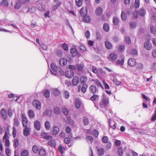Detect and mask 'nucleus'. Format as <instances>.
<instances>
[{
  "instance_id": "nucleus-64",
  "label": "nucleus",
  "mask_w": 156,
  "mask_h": 156,
  "mask_svg": "<svg viewBox=\"0 0 156 156\" xmlns=\"http://www.w3.org/2000/svg\"><path fill=\"white\" fill-rule=\"evenodd\" d=\"M113 81L115 84L119 85L121 84V83L120 81H118L116 78H114Z\"/></svg>"
},
{
  "instance_id": "nucleus-13",
  "label": "nucleus",
  "mask_w": 156,
  "mask_h": 156,
  "mask_svg": "<svg viewBox=\"0 0 156 156\" xmlns=\"http://www.w3.org/2000/svg\"><path fill=\"white\" fill-rule=\"evenodd\" d=\"M53 110L54 112L56 115H59L61 112V109L57 106L54 107Z\"/></svg>"
},
{
  "instance_id": "nucleus-8",
  "label": "nucleus",
  "mask_w": 156,
  "mask_h": 156,
  "mask_svg": "<svg viewBox=\"0 0 156 156\" xmlns=\"http://www.w3.org/2000/svg\"><path fill=\"white\" fill-rule=\"evenodd\" d=\"M34 126L36 129L39 131L41 129V123L38 120H36L34 122Z\"/></svg>"
},
{
  "instance_id": "nucleus-26",
  "label": "nucleus",
  "mask_w": 156,
  "mask_h": 156,
  "mask_svg": "<svg viewBox=\"0 0 156 156\" xmlns=\"http://www.w3.org/2000/svg\"><path fill=\"white\" fill-rule=\"evenodd\" d=\"M103 29L105 31L108 32L109 30V26L108 24L105 23L103 24Z\"/></svg>"
},
{
  "instance_id": "nucleus-58",
  "label": "nucleus",
  "mask_w": 156,
  "mask_h": 156,
  "mask_svg": "<svg viewBox=\"0 0 156 156\" xmlns=\"http://www.w3.org/2000/svg\"><path fill=\"white\" fill-rule=\"evenodd\" d=\"M19 146L18 140L17 139H16L15 140L14 144H13V146L14 148H16Z\"/></svg>"
},
{
  "instance_id": "nucleus-31",
  "label": "nucleus",
  "mask_w": 156,
  "mask_h": 156,
  "mask_svg": "<svg viewBox=\"0 0 156 156\" xmlns=\"http://www.w3.org/2000/svg\"><path fill=\"white\" fill-rule=\"evenodd\" d=\"M121 17L122 20L125 21L127 18L126 14L124 11H122L121 14Z\"/></svg>"
},
{
  "instance_id": "nucleus-19",
  "label": "nucleus",
  "mask_w": 156,
  "mask_h": 156,
  "mask_svg": "<svg viewBox=\"0 0 156 156\" xmlns=\"http://www.w3.org/2000/svg\"><path fill=\"white\" fill-rule=\"evenodd\" d=\"M43 114L44 115L51 116L52 115V110L51 109L46 110L43 112Z\"/></svg>"
},
{
  "instance_id": "nucleus-61",
  "label": "nucleus",
  "mask_w": 156,
  "mask_h": 156,
  "mask_svg": "<svg viewBox=\"0 0 156 156\" xmlns=\"http://www.w3.org/2000/svg\"><path fill=\"white\" fill-rule=\"evenodd\" d=\"M96 84L99 87H100L102 89H104V87L101 82L98 80H96L95 81Z\"/></svg>"
},
{
  "instance_id": "nucleus-46",
  "label": "nucleus",
  "mask_w": 156,
  "mask_h": 156,
  "mask_svg": "<svg viewBox=\"0 0 156 156\" xmlns=\"http://www.w3.org/2000/svg\"><path fill=\"white\" fill-rule=\"evenodd\" d=\"M117 152L119 156H122L123 155V149L122 148L119 147L118 149Z\"/></svg>"
},
{
  "instance_id": "nucleus-34",
  "label": "nucleus",
  "mask_w": 156,
  "mask_h": 156,
  "mask_svg": "<svg viewBox=\"0 0 156 156\" xmlns=\"http://www.w3.org/2000/svg\"><path fill=\"white\" fill-rule=\"evenodd\" d=\"M44 95L46 98H48L50 95V92L49 90L46 89L44 91Z\"/></svg>"
},
{
  "instance_id": "nucleus-5",
  "label": "nucleus",
  "mask_w": 156,
  "mask_h": 156,
  "mask_svg": "<svg viewBox=\"0 0 156 156\" xmlns=\"http://www.w3.org/2000/svg\"><path fill=\"white\" fill-rule=\"evenodd\" d=\"M65 75L66 77L71 78L74 76V73L72 70L67 71L65 72Z\"/></svg>"
},
{
  "instance_id": "nucleus-48",
  "label": "nucleus",
  "mask_w": 156,
  "mask_h": 156,
  "mask_svg": "<svg viewBox=\"0 0 156 156\" xmlns=\"http://www.w3.org/2000/svg\"><path fill=\"white\" fill-rule=\"evenodd\" d=\"M99 97V96L98 95L94 94V95L90 98V100L92 101H95Z\"/></svg>"
},
{
  "instance_id": "nucleus-52",
  "label": "nucleus",
  "mask_w": 156,
  "mask_h": 156,
  "mask_svg": "<svg viewBox=\"0 0 156 156\" xmlns=\"http://www.w3.org/2000/svg\"><path fill=\"white\" fill-rule=\"evenodd\" d=\"M53 92L54 95L56 96L58 95L60 93V91L57 88L54 89Z\"/></svg>"
},
{
  "instance_id": "nucleus-25",
  "label": "nucleus",
  "mask_w": 156,
  "mask_h": 156,
  "mask_svg": "<svg viewBox=\"0 0 156 156\" xmlns=\"http://www.w3.org/2000/svg\"><path fill=\"white\" fill-rule=\"evenodd\" d=\"M39 154L41 156H45L46 154L45 150L43 148H41L38 151Z\"/></svg>"
},
{
  "instance_id": "nucleus-60",
  "label": "nucleus",
  "mask_w": 156,
  "mask_h": 156,
  "mask_svg": "<svg viewBox=\"0 0 156 156\" xmlns=\"http://www.w3.org/2000/svg\"><path fill=\"white\" fill-rule=\"evenodd\" d=\"M112 146V143L111 142H108V144H106V149L107 150H110Z\"/></svg>"
},
{
  "instance_id": "nucleus-14",
  "label": "nucleus",
  "mask_w": 156,
  "mask_h": 156,
  "mask_svg": "<svg viewBox=\"0 0 156 156\" xmlns=\"http://www.w3.org/2000/svg\"><path fill=\"white\" fill-rule=\"evenodd\" d=\"M24 127L25 128L23 129V134L24 136H27L30 134V129L27 127V126Z\"/></svg>"
},
{
  "instance_id": "nucleus-42",
  "label": "nucleus",
  "mask_w": 156,
  "mask_h": 156,
  "mask_svg": "<svg viewBox=\"0 0 156 156\" xmlns=\"http://www.w3.org/2000/svg\"><path fill=\"white\" fill-rule=\"evenodd\" d=\"M28 154L29 152L27 150H23L20 153L21 156H28Z\"/></svg>"
},
{
  "instance_id": "nucleus-23",
  "label": "nucleus",
  "mask_w": 156,
  "mask_h": 156,
  "mask_svg": "<svg viewBox=\"0 0 156 156\" xmlns=\"http://www.w3.org/2000/svg\"><path fill=\"white\" fill-rule=\"evenodd\" d=\"M97 151L98 154L99 156L103 155L105 152V150L104 148H98Z\"/></svg>"
},
{
  "instance_id": "nucleus-36",
  "label": "nucleus",
  "mask_w": 156,
  "mask_h": 156,
  "mask_svg": "<svg viewBox=\"0 0 156 156\" xmlns=\"http://www.w3.org/2000/svg\"><path fill=\"white\" fill-rule=\"evenodd\" d=\"M36 9V7L35 6H33L31 8H29L28 10L27 11V12H29L31 13H34Z\"/></svg>"
},
{
  "instance_id": "nucleus-10",
  "label": "nucleus",
  "mask_w": 156,
  "mask_h": 156,
  "mask_svg": "<svg viewBox=\"0 0 156 156\" xmlns=\"http://www.w3.org/2000/svg\"><path fill=\"white\" fill-rule=\"evenodd\" d=\"M144 47L147 50H151L152 47L151 43L149 41L145 42L144 44Z\"/></svg>"
},
{
  "instance_id": "nucleus-21",
  "label": "nucleus",
  "mask_w": 156,
  "mask_h": 156,
  "mask_svg": "<svg viewBox=\"0 0 156 156\" xmlns=\"http://www.w3.org/2000/svg\"><path fill=\"white\" fill-rule=\"evenodd\" d=\"M112 22L114 25L117 26L119 24V20L117 17L114 16L113 18Z\"/></svg>"
},
{
  "instance_id": "nucleus-3",
  "label": "nucleus",
  "mask_w": 156,
  "mask_h": 156,
  "mask_svg": "<svg viewBox=\"0 0 156 156\" xmlns=\"http://www.w3.org/2000/svg\"><path fill=\"white\" fill-rule=\"evenodd\" d=\"M70 52L73 57H76L77 55L78 56L80 55V54L78 52L77 49L76 48H71L70 50Z\"/></svg>"
},
{
  "instance_id": "nucleus-32",
  "label": "nucleus",
  "mask_w": 156,
  "mask_h": 156,
  "mask_svg": "<svg viewBox=\"0 0 156 156\" xmlns=\"http://www.w3.org/2000/svg\"><path fill=\"white\" fill-rule=\"evenodd\" d=\"M50 67L51 70L54 72L57 71L58 70L57 66L53 63H51Z\"/></svg>"
},
{
  "instance_id": "nucleus-29",
  "label": "nucleus",
  "mask_w": 156,
  "mask_h": 156,
  "mask_svg": "<svg viewBox=\"0 0 156 156\" xmlns=\"http://www.w3.org/2000/svg\"><path fill=\"white\" fill-rule=\"evenodd\" d=\"M83 20L87 23H89L91 21V19L90 16L86 15L83 16Z\"/></svg>"
},
{
  "instance_id": "nucleus-20",
  "label": "nucleus",
  "mask_w": 156,
  "mask_h": 156,
  "mask_svg": "<svg viewBox=\"0 0 156 156\" xmlns=\"http://www.w3.org/2000/svg\"><path fill=\"white\" fill-rule=\"evenodd\" d=\"M14 122H13V126L14 127H18V126L20 124V122L18 118L15 117H14L13 119Z\"/></svg>"
},
{
  "instance_id": "nucleus-51",
  "label": "nucleus",
  "mask_w": 156,
  "mask_h": 156,
  "mask_svg": "<svg viewBox=\"0 0 156 156\" xmlns=\"http://www.w3.org/2000/svg\"><path fill=\"white\" fill-rule=\"evenodd\" d=\"M129 25L131 28L135 29L136 26V24L135 22H131L130 23Z\"/></svg>"
},
{
  "instance_id": "nucleus-22",
  "label": "nucleus",
  "mask_w": 156,
  "mask_h": 156,
  "mask_svg": "<svg viewBox=\"0 0 156 156\" xmlns=\"http://www.w3.org/2000/svg\"><path fill=\"white\" fill-rule=\"evenodd\" d=\"M37 8L41 11L44 10L45 9V5L44 4H40L37 5Z\"/></svg>"
},
{
  "instance_id": "nucleus-43",
  "label": "nucleus",
  "mask_w": 156,
  "mask_h": 156,
  "mask_svg": "<svg viewBox=\"0 0 156 156\" xmlns=\"http://www.w3.org/2000/svg\"><path fill=\"white\" fill-rule=\"evenodd\" d=\"M102 140L103 143H107L108 142V138L107 136H104L102 138Z\"/></svg>"
},
{
  "instance_id": "nucleus-56",
  "label": "nucleus",
  "mask_w": 156,
  "mask_h": 156,
  "mask_svg": "<svg viewBox=\"0 0 156 156\" xmlns=\"http://www.w3.org/2000/svg\"><path fill=\"white\" fill-rule=\"evenodd\" d=\"M87 80V77L85 76H83L80 79V81L82 83H84Z\"/></svg>"
},
{
  "instance_id": "nucleus-27",
  "label": "nucleus",
  "mask_w": 156,
  "mask_h": 156,
  "mask_svg": "<svg viewBox=\"0 0 156 156\" xmlns=\"http://www.w3.org/2000/svg\"><path fill=\"white\" fill-rule=\"evenodd\" d=\"M44 127L47 130H49L51 128L50 123L48 121H46L44 123Z\"/></svg>"
},
{
  "instance_id": "nucleus-18",
  "label": "nucleus",
  "mask_w": 156,
  "mask_h": 156,
  "mask_svg": "<svg viewBox=\"0 0 156 156\" xmlns=\"http://www.w3.org/2000/svg\"><path fill=\"white\" fill-rule=\"evenodd\" d=\"M140 16L144 17L146 13V10L143 8H141L138 11Z\"/></svg>"
},
{
  "instance_id": "nucleus-28",
  "label": "nucleus",
  "mask_w": 156,
  "mask_h": 156,
  "mask_svg": "<svg viewBox=\"0 0 156 156\" xmlns=\"http://www.w3.org/2000/svg\"><path fill=\"white\" fill-rule=\"evenodd\" d=\"M105 46L106 48L108 49H110L112 47V44L109 41H106L105 43Z\"/></svg>"
},
{
  "instance_id": "nucleus-55",
  "label": "nucleus",
  "mask_w": 156,
  "mask_h": 156,
  "mask_svg": "<svg viewBox=\"0 0 156 156\" xmlns=\"http://www.w3.org/2000/svg\"><path fill=\"white\" fill-rule=\"evenodd\" d=\"M125 41L126 43L128 44L131 43V40L129 37L126 36L125 37Z\"/></svg>"
},
{
  "instance_id": "nucleus-47",
  "label": "nucleus",
  "mask_w": 156,
  "mask_h": 156,
  "mask_svg": "<svg viewBox=\"0 0 156 156\" xmlns=\"http://www.w3.org/2000/svg\"><path fill=\"white\" fill-rule=\"evenodd\" d=\"M83 122L84 125H87L89 124V121L88 119L86 116H84L83 119Z\"/></svg>"
},
{
  "instance_id": "nucleus-30",
  "label": "nucleus",
  "mask_w": 156,
  "mask_h": 156,
  "mask_svg": "<svg viewBox=\"0 0 156 156\" xmlns=\"http://www.w3.org/2000/svg\"><path fill=\"white\" fill-rule=\"evenodd\" d=\"M117 57L116 55L113 53H111L109 55V59L112 61H114Z\"/></svg>"
},
{
  "instance_id": "nucleus-35",
  "label": "nucleus",
  "mask_w": 156,
  "mask_h": 156,
  "mask_svg": "<svg viewBox=\"0 0 156 156\" xmlns=\"http://www.w3.org/2000/svg\"><path fill=\"white\" fill-rule=\"evenodd\" d=\"M32 151L33 152L35 153H37L39 151V148L37 146L34 145L32 147Z\"/></svg>"
},
{
  "instance_id": "nucleus-50",
  "label": "nucleus",
  "mask_w": 156,
  "mask_h": 156,
  "mask_svg": "<svg viewBox=\"0 0 156 156\" xmlns=\"http://www.w3.org/2000/svg\"><path fill=\"white\" fill-rule=\"evenodd\" d=\"M56 4L53 5L52 7V9L54 11H55L58 7L61 5V3L60 2H58V3H55Z\"/></svg>"
},
{
  "instance_id": "nucleus-62",
  "label": "nucleus",
  "mask_w": 156,
  "mask_h": 156,
  "mask_svg": "<svg viewBox=\"0 0 156 156\" xmlns=\"http://www.w3.org/2000/svg\"><path fill=\"white\" fill-rule=\"evenodd\" d=\"M5 153L7 156H10L11 154V151L9 148H6L5 149Z\"/></svg>"
},
{
  "instance_id": "nucleus-2",
  "label": "nucleus",
  "mask_w": 156,
  "mask_h": 156,
  "mask_svg": "<svg viewBox=\"0 0 156 156\" xmlns=\"http://www.w3.org/2000/svg\"><path fill=\"white\" fill-rule=\"evenodd\" d=\"M21 117L22 118V124L23 127L27 126L28 122L26 116L24 113L22 114Z\"/></svg>"
},
{
  "instance_id": "nucleus-6",
  "label": "nucleus",
  "mask_w": 156,
  "mask_h": 156,
  "mask_svg": "<svg viewBox=\"0 0 156 156\" xmlns=\"http://www.w3.org/2000/svg\"><path fill=\"white\" fill-rule=\"evenodd\" d=\"M41 136L42 138L46 140H50L52 139V136L48 135V133L45 132H44L41 133Z\"/></svg>"
},
{
  "instance_id": "nucleus-44",
  "label": "nucleus",
  "mask_w": 156,
  "mask_h": 156,
  "mask_svg": "<svg viewBox=\"0 0 156 156\" xmlns=\"http://www.w3.org/2000/svg\"><path fill=\"white\" fill-rule=\"evenodd\" d=\"M62 48L63 49L66 51L69 50V47L68 45L66 43H63L62 45Z\"/></svg>"
},
{
  "instance_id": "nucleus-53",
  "label": "nucleus",
  "mask_w": 156,
  "mask_h": 156,
  "mask_svg": "<svg viewBox=\"0 0 156 156\" xmlns=\"http://www.w3.org/2000/svg\"><path fill=\"white\" fill-rule=\"evenodd\" d=\"M62 111L63 113L65 115H67L69 113V112L67 108H62Z\"/></svg>"
},
{
  "instance_id": "nucleus-7",
  "label": "nucleus",
  "mask_w": 156,
  "mask_h": 156,
  "mask_svg": "<svg viewBox=\"0 0 156 156\" xmlns=\"http://www.w3.org/2000/svg\"><path fill=\"white\" fill-rule=\"evenodd\" d=\"M128 63L130 66H133L136 64V60L133 58H130L128 60Z\"/></svg>"
},
{
  "instance_id": "nucleus-16",
  "label": "nucleus",
  "mask_w": 156,
  "mask_h": 156,
  "mask_svg": "<svg viewBox=\"0 0 156 156\" xmlns=\"http://www.w3.org/2000/svg\"><path fill=\"white\" fill-rule=\"evenodd\" d=\"M59 132V128L57 126H55L53 128L52 132L53 134L56 135L58 134Z\"/></svg>"
},
{
  "instance_id": "nucleus-45",
  "label": "nucleus",
  "mask_w": 156,
  "mask_h": 156,
  "mask_svg": "<svg viewBox=\"0 0 156 156\" xmlns=\"http://www.w3.org/2000/svg\"><path fill=\"white\" fill-rule=\"evenodd\" d=\"M76 5L78 7L81 6L83 4V0H75Z\"/></svg>"
},
{
  "instance_id": "nucleus-39",
  "label": "nucleus",
  "mask_w": 156,
  "mask_h": 156,
  "mask_svg": "<svg viewBox=\"0 0 156 156\" xmlns=\"http://www.w3.org/2000/svg\"><path fill=\"white\" fill-rule=\"evenodd\" d=\"M150 30L151 33L154 35H156V28L153 26L150 27Z\"/></svg>"
},
{
  "instance_id": "nucleus-57",
  "label": "nucleus",
  "mask_w": 156,
  "mask_h": 156,
  "mask_svg": "<svg viewBox=\"0 0 156 156\" xmlns=\"http://www.w3.org/2000/svg\"><path fill=\"white\" fill-rule=\"evenodd\" d=\"M139 15V13L137 11H134L133 13V17L135 18H137Z\"/></svg>"
},
{
  "instance_id": "nucleus-63",
  "label": "nucleus",
  "mask_w": 156,
  "mask_h": 156,
  "mask_svg": "<svg viewBox=\"0 0 156 156\" xmlns=\"http://www.w3.org/2000/svg\"><path fill=\"white\" fill-rule=\"evenodd\" d=\"M8 113L9 117H12L13 115L12 110L11 109H9L8 111Z\"/></svg>"
},
{
  "instance_id": "nucleus-4",
  "label": "nucleus",
  "mask_w": 156,
  "mask_h": 156,
  "mask_svg": "<svg viewBox=\"0 0 156 156\" xmlns=\"http://www.w3.org/2000/svg\"><path fill=\"white\" fill-rule=\"evenodd\" d=\"M33 105L37 109H40L41 107L40 102L37 100H35L33 101Z\"/></svg>"
},
{
  "instance_id": "nucleus-12",
  "label": "nucleus",
  "mask_w": 156,
  "mask_h": 156,
  "mask_svg": "<svg viewBox=\"0 0 156 156\" xmlns=\"http://www.w3.org/2000/svg\"><path fill=\"white\" fill-rule=\"evenodd\" d=\"M80 79L78 77H75L72 80V83L73 86H76L78 83Z\"/></svg>"
},
{
  "instance_id": "nucleus-54",
  "label": "nucleus",
  "mask_w": 156,
  "mask_h": 156,
  "mask_svg": "<svg viewBox=\"0 0 156 156\" xmlns=\"http://www.w3.org/2000/svg\"><path fill=\"white\" fill-rule=\"evenodd\" d=\"M20 3L19 2V1L18 0L16 3L14 8L16 9H19L20 7H21V5H20Z\"/></svg>"
},
{
  "instance_id": "nucleus-1",
  "label": "nucleus",
  "mask_w": 156,
  "mask_h": 156,
  "mask_svg": "<svg viewBox=\"0 0 156 156\" xmlns=\"http://www.w3.org/2000/svg\"><path fill=\"white\" fill-rule=\"evenodd\" d=\"M109 103V98L106 95L104 94L102 96L101 103L100 105L102 108L105 107Z\"/></svg>"
},
{
  "instance_id": "nucleus-33",
  "label": "nucleus",
  "mask_w": 156,
  "mask_h": 156,
  "mask_svg": "<svg viewBox=\"0 0 156 156\" xmlns=\"http://www.w3.org/2000/svg\"><path fill=\"white\" fill-rule=\"evenodd\" d=\"M90 89L93 94H94L97 91L96 87L94 85H91L90 87Z\"/></svg>"
},
{
  "instance_id": "nucleus-40",
  "label": "nucleus",
  "mask_w": 156,
  "mask_h": 156,
  "mask_svg": "<svg viewBox=\"0 0 156 156\" xmlns=\"http://www.w3.org/2000/svg\"><path fill=\"white\" fill-rule=\"evenodd\" d=\"M76 67L78 70L79 71H82L84 67V64L83 63H81V64H77L76 66Z\"/></svg>"
},
{
  "instance_id": "nucleus-17",
  "label": "nucleus",
  "mask_w": 156,
  "mask_h": 156,
  "mask_svg": "<svg viewBox=\"0 0 156 156\" xmlns=\"http://www.w3.org/2000/svg\"><path fill=\"white\" fill-rule=\"evenodd\" d=\"M103 12V9L101 7H99L97 8L96 10V15L99 16L102 14Z\"/></svg>"
},
{
  "instance_id": "nucleus-41",
  "label": "nucleus",
  "mask_w": 156,
  "mask_h": 156,
  "mask_svg": "<svg viewBox=\"0 0 156 156\" xmlns=\"http://www.w3.org/2000/svg\"><path fill=\"white\" fill-rule=\"evenodd\" d=\"M87 86L86 84H84L82 87L81 91L82 93H84L86 91L87 88Z\"/></svg>"
},
{
  "instance_id": "nucleus-11",
  "label": "nucleus",
  "mask_w": 156,
  "mask_h": 156,
  "mask_svg": "<svg viewBox=\"0 0 156 156\" xmlns=\"http://www.w3.org/2000/svg\"><path fill=\"white\" fill-rule=\"evenodd\" d=\"M1 114L2 117L3 119L5 120H6L7 118V113L5 109L4 108H3L1 111Z\"/></svg>"
},
{
  "instance_id": "nucleus-38",
  "label": "nucleus",
  "mask_w": 156,
  "mask_h": 156,
  "mask_svg": "<svg viewBox=\"0 0 156 156\" xmlns=\"http://www.w3.org/2000/svg\"><path fill=\"white\" fill-rule=\"evenodd\" d=\"M48 145L54 148L56 147V144L55 141H49L48 142Z\"/></svg>"
},
{
  "instance_id": "nucleus-24",
  "label": "nucleus",
  "mask_w": 156,
  "mask_h": 156,
  "mask_svg": "<svg viewBox=\"0 0 156 156\" xmlns=\"http://www.w3.org/2000/svg\"><path fill=\"white\" fill-rule=\"evenodd\" d=\"M81 104V101L79 99H77L75 101V106L76 108H79Z\"/></svg>"
},
{
  "instance_id": "nucleus-59",
  "label": "nucleus",
  "mask_w": 156,
  "mask_h": 156,
  "mask_svg": "<svg viewBox=\"0 0 156 156\" xmlns=\"http://www.w3.org/2000/svg\"><path fill=\"white\" fill-rule=\"evenodd\" d=\"M13 131H12V136L14 138L16 136V128L15 127L13 126L12 127Z\"/></svg>"
},
{
  "instance_id": "nucleus-15",
  "label": "nucleus",
  "mask_w": 156,
  "mask_h": 156,
  "mask_svg": "<svg viewBox=\"0 0 156 156\" xmlns=\"http://www.w3.org/2000/svg\"><path fill=\"white\" fill-rule=\"evenodd\" d=\"M59 64L62 66H65L67 64L66 59L64 58H62L59 61Z\"/></svg>"
},
{
  "instance_id": "nucleus-49",
  "label": "nucleus",
  "mask_w": 156,
  "mask_h": 156,
  "mask_svg": "<svg viewBox=\"0 0 156 156\" xmlns=\"http://www.w3.org/2000/svg\"><path fill=\"white\" fill-rule=\"evenodd\" d=\"M131 53L132 55L136 56L138 55V51L135 49H133L131 50Z\"/></svg>"
},
{
  "instance_id": "nucleus-37",
  "label": "nucleus",
  "mask_w": 156,
  "mask_h": 156,
  "mask_svg": "<svg viewBox=\"0 0 156 156\" xmlns=\"http://www.w3.org/2000/svg\"><path fill=\"white\" fill-rule=\"evenodd\" d=\"M28 115L30 118H33L34 117V114L32 110H30L28 112Z\"/></svg>"
},
{
  "instance_id": "nucleus-9",
  "label": "nucleus",
  "mask_w": 156,
  "mask_h": 156,
  "mask_svg": "<svg viewBox=\"0 0 156 156\" xmlns=\"http://www.w3.org/2000/svg\"><path fill=\"white\" fill-rule=\"evenodd\" d=\"M87 8H82L80 10V14L81 16L83 17L87 15Z\"/></svg>"
}]
</instances>
